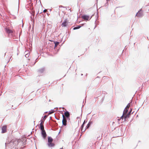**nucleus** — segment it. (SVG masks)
<instances>
[{
  "label": "nucleus",
  "mask_w": 149,
  "mask_h": 149,
  "mask_svg": "<svg viewBox=\"0 0 149 149\" xmlns=\"http://www.w3.org/2000/svg\"><path fill=\"white\" fill-rule=\"evenodd\" d=\"M82 18L84 20H88L89 18V16L87 15H84L82 16Z\"/></svg>",
  "instance_id": "nucleus-9"
},
{
  "label": "nucleus",
  "mask_w": 149,
  "mask_h": 149,
  "mask_svg": "<svg viewBox=\"0 0 149 149\" xmlns=\"http://www.w3.org/2000/svg\"><path fill=\"white\" fill-rule=\"evenodd\" d=\"M65 116L67 118H69L70 116L69 113L68 111H66L64 113Z\"/></svg>",
  "instance_id": "nucleus-12"
},
{
  "label": "nucleus",
  "mask_w": 149,
  "mask_h": 149,
  "mask_svg": "<svg viewBox=\"0 0 149 149\" xmlns=\"http://www.w3.org/2000/svg\"><path fill=\"white\" fill-rule=\"evenodd\" d=\"M42 131V134L44 138H45L46 137V134L45 130H43Z\"/></svg>",
  "instance_id": "nucleus-8"
},
{
  "label": "nucleus",
  "mask_w": 149,
  "mask_h": 149,
  "mask_svg": "<svg viewBox=\"0 0 149 149\" xmlns=\"http://www.w3.org/2000/svg\"><path fill=\"white\" fill-rule=\"evenodd\" d=\"M46 117V116H44V118H45Z\"/></svg>",
  "instance_id": "nucleus-19"
},
{
  "label": "nucleus",
  "mask_w": 149,
  "mask_h": 149,
  "mask_svg": "<svg viewBox=\"0 0 149 149\" xmlns=\"http://www.w3.org/2000/svg\"><path fill=\"white\" fill-rule=\"evenodd\" d=\"M5 30L6 32L8 33H12L13 32V31L12 30L9 29L8 28H6Z\"/></svg>",
  "instance_id": "nucleus-10"
},
{
  "label": "nucleus",
  "mask_w": 149,
  "mask_h": 149,
  "mask_svg": "<svg viewBox=\"0 0 149 149\" xmlns=\"http://www.w3.org/2000/svg\"><path fill=\"white\" fill-rule=\"evenodd\" d=\"M2 133H5L6 132L7 130V126L6 125L3 126L2 128Z\"/></svg>",
  "instance_id": "nucleus-5"
},
{
  "label": "nucleus",
  "mask_w": 149,
  "mask_h": 149,
  "mask_svg": "<svg viewBox=\"0 0 149 149\" xmlns=\"http://www.w3.org/2000/svg\"><path fill=\"white\" fill-rule=\"evenodd\" d=\"M80 28V26H78V27H74V28H73V29H74V30L77 29H78L79 28Z\"/></svg>",
  "instance_id": "nucleus-16"
},
{
  "label": "nucleus",
  "mask_w": 149,
  "mask_h": 149,
  "mask_svg": "<svg viewBox=\"0 0 149 149\" xmlns=\"http://www.w3.org/2000/svg\"><path fill=\"white\" fill-rule=\"evenodd\" d=\"M54 43L55 44V47H56L58 45L59 42H55Z\"/></svg>",
  "instance_id": "nucleus-14"
},
{
  "label": "nucleus",
  "mask_w": 149,
  "mask_h": 149,
  "mask_svg": "<svg viewBox=\"0 0 149 149\" xmlns=\"http://www.w3.org/2000/svg\"><path fill=\"white\" fill-rule=\"evenodd\" d=\"M67 24V22L66 21H65L64 22H63L62 24V26L63 27V26H66Z\"/></svg>",
  "instance_id": "nucleus-13"
},
{
  "label": "nucleus",
  "mask_w": 149,
  "mask_h": 149,
  "mask_svg": "<svg viewBox=\"0 0 149 149\" xmlns=\"http://www.w3.org/2000/svg\"><path fill=\"white\" fill-rule=\"evenodd\" d=\"M47 11V10L46 9H45L43 10V12L44 13H45Z\"/></svg>",
  "instance_id": "nucleus-18"
},
{
  "label": "nucleus",
  "mask_w": 149,
  "mask_h": 149,
  "mask_svg": "<svg viewBox=\"0 0 149 149\" xmlns=\"http://www.w3.org/2000/svg\"><path fill=\"white\" fill-rule=\"evenodd\" d=\"M44 120L43 121H42L40 124V129L41 130V131L44 130V126H43V123H44Z\"/></svg>",
  "instance_id": "nucleus-6"
},
{
  "label": "nucleus",
  "mask_w": 149,
  "mask_h": 149,
  "mask_svg": "<svg viewBox=\"0 0 149 149\" xmlns=\"http://www.w3.org/2000/svg\"><path fill=\"white\" fill-rule=\"evenodd\" d=\"M130 103H129L127 105V106H126V107H125L126 108H127V109H129V107H130Z\"/></svg>",
  "instance_id": "nucleus-15"
},
{
  "label": "nucleus",
  "mask_w": 149,
  "mask_h": 149,
  "mask_svg": "<svg viewBox=\"0 0 149 149\" xmlns=\"http://www.w3.org/2000/svg\"><path fill=\"white\" fill-rule=\"evenodd\" d=\"M60 149H64L63 148H60Z\"/></svg>",
  "instance_id": "nucleus-20"
},
{
  "label": "nucleus",
  "mask_w": 149,
  "mask_h": 149,
  "mask_svg": "<svg viewBox=\"0 0 149 149\" xmlns=\"http://www.w3.org/2000/svg\"><path fill=\"white\" fill-rule=\"evenodd\" d=\"M53 141V139L52 138L50 137H49L48 138V145L49 146H54V143H52Z\"/></svg>",
  "instance_id": "nucleus-2"
},
{
  "label": "nucleus",
  "mask_w": 149,
  "mask_h": 149,
  "mask_svg": "<svg viewBox=\"0 0 149 149\" xmlns=\"http://www.w3.org/2000/svg\"><path fill=\"white\" fill-rule=\"evenodd\" d=\"M63 119L62 120V123L63 125H67V120L66 118L64 115H63Z\"/></svg>",
  "instance_id": "nucleus-4"
},
{
  "label": "nucleus",
  "mask_w": 149,
  "mask_h": 149,
  "mask_svg": "<svg viewBox=\"0 0 149 149\" xmlns=\"http://www.w3.org/2000/svg\"><path fill=\"white\" fill-rule=\"evenodd\" d=\"M43 69H41V70H39L38 71L39 72H43Z\"/></svg>",
  "instance_id": "nucleus-17"
},
{
  "label": "nucleus",
  "mask_w": 149,
  "mask_h": 149,
  "mask_svg": "<svg viewBox=\"0 0 149 149\" xmlns=\"http://www.w3.org/2000/svg\"><path fill=\"white\" fill-rule=\"evenodd\" d=\"M128 109L125 108L123 112V115L121 116V118L120 119H118V120L119 121L120 119H123V116L126 114V113H127L128 110Z\"/></svg>",
  "instance_id": "nucleus-3"
},
{
  "label": "nucleus",
  "mask_w": 149,
  "mask_h": 149,
  "mask_svg": "<svg viewBox=\"0 0 149 149\" xmlns=\"http://www.w3.org/2000/svg\"><path fill=\"white\" fill-rule=\"evenodd\" d=\"M85 123V121H84V122L83 123V124L81 126V131L82 132H84L85 131V130H86V129H88L89 127L91 124V123L89 122L88 123V125H87V126H86V129H85L83 130V128L84 126V125Z\"/></svg>",
  "instance_id": "nucleus-1"
},
{
  "label": "nucleus",
  "mask_w": 149,
  "mask_h": 149,
  "mask_svg": "<svg viewBox=\"0 0 149 149\" xmlns=\"http://www.w3.org/2000/svg\"><path fill=\"white\" fill-rule=\"evenodd\" d=\"M143 15V13L141 11H139L136 14V16L139 17L142 16Z\"/></svg>",
  "instance_id": "nucleus-7"
},
{
  "label": "nucleus",
  "mask_w": 149,
  "mask_h": 149,
  "mask_svg": "<svg viewBox=\"0 0 149 149\" xmlns=\"http://www.w3.org/2000/svg\"><path fill=\"white\" fill-rule=\"evenodd\" d=\"M130 112H131V111L127 115H126V116H125V115L124 116H123V117L124 118V120L125 121H126V119L127 118H129V116L130 115Z\"/></svg>",
  "instance_id": "nucleus-11"
}]
</instances>
